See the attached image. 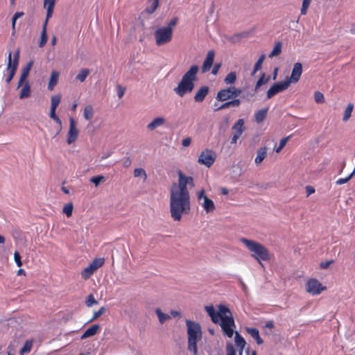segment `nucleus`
Instances as JSON below:
<instances>
[{"mask_svg":"<svg viewBox=\"0 0 355 355\" xmlns=\"http://www.w3.org/2000/svg\"><path fill=\"white\" fill-rule=\"evenodd\" d=\"M178 182L170 189V212L175 221H180L184 214L190 212V195L187 185L194 186L193 178L186 176L181 171L178 173Z\"/></svg>","mask_w":355,"mask_h":355,"instance_id":"1","label":"nucleus"},{"mask_svg":"<svg viewBox=\"0 0 355 355\" xmlns=\"http://www.w3.org/2000/svg\"><path fill=\"white\" fill-rule=\"evenodd\" d=\"M205 309L211 321L215 324H219L223 334L228 338H232L234 335L236 324L230 309L223 304L218 306L217 312L212 305L205 306Z\"/></svg>","mask_w":355,"mask_h":355,"instance_id":"2","label":"nucleus"},{"mask_svg":"<svg viewBox=\"0 0 355 355\" xmlns=\"http://www.w3.org/2000/svg\"><path fill=\"white\" fill-rule=\"evenodd\" d=\"M198 70L199 67L197 65H193L184 74L178 87L174 89L175 92L179 96L182 97L186 94L192 92L194 88V81L197 78Z\"/></svg>","mask_w":355,"mask_h":355,"instance_id":"3","label":"nucleus"},{"mask_svg":"<svg viewBox=\"0 0 355 355\" xmlns=\"http://www.w3.org/2000/svg\"><path fill=\"white\" fill-rule=\"evenodd\" d=\"M187 333L188 339L187 349L192 352L193 355L198 354V342L202 339V332L199 323L186 320Z\"/></svg>","mask_w":355,"mask_h":355,"instance_id":"4","label":"nucleus"},{"mask_svg":"<svg viewBox=\"0 0 355 355\" xmlns=\"http://www.w3.org/2000/svg\"><path fill=\"white\" fill-rule=\"evenodd\" d=\"M178 19L174 17L166 26H160L154 32V38L157 46H162L169 43L173 38V28L177 25Z\"/></svg>","mask_w":355,"mask_h":355,"instance_id":"5","label":"nucleus"},{"mask_svg":"<svg viewBox=\"0 0 355 355\" xmlns=\"http://www.w3.org/2000/svg\"><path fill=\"white\" fill-rule=\"evenodd\" d=\"M240 241L245 245V247L252 252V257L257 260L261 265V260L269 261L270 255L268 250L260 243L250 240L245 238H241Z\"/></svg>","mask_w":355,"mask_h":355,"instance_id":"6","label":"nucleus"},{"mask_svg":"<svg viewBox=\"0 0 355 355\" xmlns=\"http://www.w3.org/2000/svg\"><path fill=\"white\" fill-rule=\"evenodd\" d=\"M240 241L245 245V247L252 252V257L257 260L261 265V260L269 261L270 255L268 250L260 243L250 240L245 238H241Z\"/></svg>","mask_w":355,"mask_h":355,"instance_id":"7","label":"nucleus"},{"mask_svg":"<svg viewBox=\"0 0 355 355\" xmlns=\"http://www.w3.org/2000/svg\"><path fill=\"white\" fill-rule=\"evenodd\" d=\"M19 60V49H17L14 55L13 58H12V52L10 51L8 58V64L6 69L3 73L6 77L5 81L6 84H10L11 80H12L15 74L17 71Z\"/></svg>","mask_w":355,"mask_h":355,"instance_id":"8","label":"nucleus"},{"mask_svg":"<svg viewBox=\"0 0 355 355\" xmlns=\"http://www.w3.org/2000/svg\"><path fill=\"white\" fill-rule=\"evenodd\" d=\"M56 0H44V7L46 8V15L45 21L42 25V31L41 33V38L39 43V46L40 47H43L48 40V36L46 34V27L48 24V21L49 19L52 17Z\"/></svg>","mask_w":355,"mask_h":355,"instance_id":"9","label":"nucleus"},{"mask_svg":"<svg viewBox=\"0 0 355 355\" xmlns=\"http://www.w3.org/2000/svg\"><path fill=\"white\" fill-rule=\"evenodd\" d=\"M105 263L104 258H95L89 265L81 271V277L87 280Z\"/></svg>","mask_w":355,"mask_h":355,"instance_id":"10","label":"nucleus"},{"mask_svg":"<svg viewBox=\"0 0 355 355\" xmlns=\"http://www.w3.org/2000/svg\"><path fill=\"white\" fill-rule=\"evenodd\" d=\"M241 92V89L235 87H230L218 91L216 98L220 101H225L228 99L239 96Z\"/></svg>","mask_w":355,"mask_h":355,"instance_id":"11","label":"nucleus"},{"mask_svg":"<svg viewBox=\"0 0 355 355\" xmlns=\"http://www.w3.org/2000/svg\"><path fill=\"white\" fill-rule=\"evenodd\" d=\"M306 291L312 295H318L327 290V287L315 278L309 279L305 284Z\"/></svg>","mask_w":355,"mask_h":355,"instance_id":"12","label":"nucleus"},{"mask_svg":"<svg viewBox=\"0 0 355 355\" xmlns=\"http://www.w3.org/2000/svg\"><path fill=\"white\" fill-rule=\"evenodd\" d=\"M216 159V153L207 148L200 153L198 159V162L209 168L215 162Z\"/></svg>","mask_w":355,"mask_h":355,"instance_id":"13","label":"nucleus"},{"mask_svg":"<svg viewBox=\"0 0 355 355\" xmlns=\"http://www.w3.org/2000/svg\"><path fill=\"white\" fill-rule=\"evenodd\" d=\"M198 200L200 201L203 200V202L201 203L203 209L206 211L207 214L213 212L215 209V205L212 200L209 199L205 194V190L202 189L198 193Z\"/></svg>","mask_w":355,"mask_h":355,"instance_id":"14","label":"nucleus"},{"mask_svg":"<svg viewBox=\"0 0 355 355\" xmlns=\"http://www.w3.org/2000/svg\"><path fill=\"white\" fill-rule=\"evenodd\" d=\"M291 84V81H282L272 85L267 92V98L270 99L279 92L286 89Z\"/></svg>","mask_w":355,"mask_h":355,"instance_id":"15","label":"nucleus"},{"mask_svg":"<svg viewBox=\"0 0 355 355\" xmlns=\"http://www.w3.org/2000/svg\"><path fill=\"white\" fill-rule=\"evenodd\" d=\"M79 131L76 128V122L73 118L69 119V130L67 134V143L71 144L78 139Z\"/></svg>","mask_w":355,"mask_h":355,"instance_id":"16","label":"nucleus"},{"mask_svg":"<svg viewBox=\"0 0 355 355\" xmlns=\"http://www.w3.org/2000/svg\"><path fill=\"white\" fill-rule=\"evenodd\" d=\"M302 73V66L300 62H296L293 65V68L292 69L291 75L289 78V80H286V81H291V83H295L299 81L301 75Z\"/></svg>","mask_w":355,"mask_h":355,"instance_id":"17","label":"nucleus"},{"mask_svg":"<svg viewBox=\"0 0 355 355\" xmlns=\"http://www.w3.org/2000/svg\"><path fill=\"white\" fill-rule=\"evenodd\" d=\"M214 56H215V53L213 50L208 51V53L206 55L205 60H204V62L202 66V73H205V72L209 71V69H211V67L214 63Z\"/></svg>","mask_w":355,"mask_h":355,"instance_id":"18","label":"nucleus"},{"mask_svg":"<svg viewBox=\"0 0 355 355\" xmlns=\"http://www.w3.org/2000/svg\"><path fill=\"white\" fill-rule=\"evenodd\" d=\"M209 89L207 86H202L196 93L193 99L197 103H201L204 101L206 96L208 94Z\"/></svg>","mask_w":355,"mask_h":355,"instance_id":"19","label":"nucleus"},{"mask_svg":"<svg viewBox=\"0 0 355 355\" xmlns=\"http://www.w3.org/2000/svg\"><path fill=\"white\" fill-rule=\"evenodd\" d=\"M21 89L19 95L20 99L28 98L31 96V89L28 81H26L21 86Z\"/></svg>","mask_w":355,"mask_h":355,"instance_id":"20","label":"nucleus"},{"mask_svg":"<svg viewBox=\"0 0 355 355\" xmlns=\"http://www.w3.org/2000/svg\"><path fill=\"white\" fill-rule=\"evenodd\" d=\"M100 329L99 324H94L89 327L81 336V339H85L89 337H92L97 334L98 330Z\"/></svg>","mask_w":355,"mask_h":355,"instance_id":"21","label":"nucleus"},{"mask_svg":"<svg viewBox=\"0 0 355 355\" xmlns=\"http://www.w3.org/2000/svg\"><path fill=\"white\" fill-rule=\"evenodd\" d=\"M165 122H166V120H165L164 118H163V117H157V118L154 119L150 123H149L148 124L147 128L149 130L153 131L155 129H156L157 128L164 125L165 123Z\"/></svg>","mask_w":355,"mask_h":355,"instance_id":"22","label":"nucleus"},{"mask_svg":"<svg viewBox=\"0 0 355 355\" xmlns=\"http://www.w3.org/2000/svg\"><path fill=\"white\" fill-rule=\"evenodd\" d=\"M246 331L256 340L258 345L263 343V340L259 336V330L254 327H247Z\"/></svg>","mask_w":355,"mask_h":355,"instance_id":"23","label":"nucleus"},{"mask_svg":"<svg viewBox=\"0 0 355 355\" xmlns=\"http://www.w3.org/2000/svg\"><path fill=\"white\" fill-rule=\"evenodd\" d=\"M60 73L57 71H53L51 74V77L49 79L48 89L49 90H53L55 86L57 85L59 80Z\"/></svg>","mask_w":355,"mask_h":355,"instance_id":"24","label":"nucleus"},{"mask_svg":"<svg viewBox=\"0 0 355 355\" xmlns=\"http://www.w3.org/2000/svg\"><path fill=\"white\" fill-rule=\"evenodd\" d=\"M234 341H235L236 345L238 347H239V355H242L243 350L246 344L245 340L238 332H236L235 337H234Z\"/></svg>","mask_w":355,"mask_h":355,"instance_id":"25","label":"nucleus"},{"mask_svg":"<svg viewBox=\"0 0 355 355\" xmlns=\"http://www.w3.org/2000/svg\"><path fill=\"white\" fill-rule=\"evenodd\" d=\"M159 0H148L145 11L150 15L154 13L159 6Z\"/></svg>","mask_w":355,"mask_h":355,"instance_id":"26","label":"nucleus"},{"mask_svg":"<svg viewBox=\"0 0 355 355\" xmlns=\"http://www.w3.org/2000/svg\"><path fill=\"white\" fill-rule=\"evenodd\" d=\"M232 130H234V134L241 136L242 133L245 130L244 128V120L242 119H239L236 123L233 125Z\"/></svg>","mask_w":355,"mask_h":355,"instance_id":"27","label":"nucleus"},{"mask_svg":"<svg viewBox=\"0 0 355 355\" xmlns=\"http://www.w3.org/2000/svg\"><path fill=\"white\" fill-rule=\"evenodd\" d=\"M267 155L266 147H261L257 150V155L255 157L254 162L256 164H260Z\"/></svg>","mask_w":355,"mask_h":355,"instance_id":"28","label":"nucleus"},{"mask_svg":"<svg viewBox=\"0 0 355 355\" xmlns=\"http://www.w3.org/2000/svg\"><path fill=\"white\" fill-rule=\"evenodd\" d=\"M240 104H241V101L239 98H235L232 101L224 103L216 110L225 109V108L230 107V106L238 107L240 105Z\"/></svg>","mask_w":355,"mask_h":355,"instance_id":"29","label":"nucleus"},{"mask_svg":"<svg viewBox=\"0 0 355 355\" xmlns=\"http://www.w3.org/2000/svg\"><path fill=\"white\" fill-rule=\"evenodd\" d=\"M83 116L84 118L87 121H89L92 119L94 116V109L92 105H87L85 107Z\"/></svg>","mask_w":355,"mask_h":355,"instance_id":"30","label":"nucleus"},{"mask_svg":"<svg viewBox=\"0 0 355 355\" xmlns=\"http://www.w3.org/2000/svg\"><path fill=\"white\" fill-rule=\"evenodd\" d=\"M268 109L259 110L255 113V120L257 123H261L266 119Z\"/></svg>","mask_w":355,"mask_h":355,"instance_id":"31","label":"nucleus"},{"mask_svg":"<svg viewBox=\"0 0 355 355\" xmlns=\"http://www.w3.org/2000/svg\"><path fill=\"white\" fill-rule=\"evenodd\" d=\"M33 347V340H26L22 347V348L19 350L20 355H24L25 354L29 353L31 351Z\"/></svg>","mask_w":355,"mask_h":355,"instance_id":"32","label":"nucleus"},{"mask_svg":"<svg viewBox=\"0 0 355 355\" xmlns=\"http://www.w3.org/2000/svg\"><path fill=\"white\" fill-rule=\"evenodd\" d=\"M90 73L89 69H83L80 71L78 74L76 76V79L79 80L80 82H84L87 77L89 76Z\"/></svg>","mask_w":355,"mask_h":355,"instance_id":"33","label":"nucleus"},{"mask_svg":"<svg viewBox=\"0 0 355 355\" xmlns=\"http://www.w3.org/2000/svg\"><path fill=\"white\" fill-rule=\"evenodd\" d=\"M282 42H278L275 44L272 51L270 52V53L268 55L269 58H273L275 56L279 55L282 52Z\"/></svg>","mask_w":355,"mask_h":355,"instance_id":"34","label":"nucleus"},{"mask_svg":"<svg viewBox=\"0 0 355 355\" xmlns=\"http://www.w3.org/2000/svg\"><path fill=\"white\" fill-rule=\"evenodd\" d=\"M155 313L157 314L159 321L161 324H163L166 320H169L171 318L170 315H168L166 313H162L160 309H156Z\"/></svg>","mask_w":355,"mask_h":355,"instance_id":"35","label":"nucleus"},{"mask_svg":"<svg viewBox=\"0 0 355 355\" xmlns=\"http://www.w3.org/2000/svg\"><path fill=\"white\" fill-rule=\"evenodd\" d=\"M236 80V72H230L229 73L224 79V83L226 85H232Z\"/></svg>","mask_w":355,"mask_h":355,"instance_id":"36","label":"nucleus"},{"mask_svg":"<svg viewBox=\"0 0 355 355\" xmlns=\"http://www.w3.org/2000/svg\"><path fill=\"white\" fill-rule=\"evenodd\" d=\"M105 180V177L102 175L94 176L89 180L90 182L93 183L96 187H97L101 183L104 182Z\"/></svg>","mask_w":355,"mask_h":355,"instance_id":"37","label":"nucleus"},{"mask_svg":"<svg viewBox=\"0 0 355 355\" xmlns=\"http://www.w3.org/2000/svg\"><path fill=\"white\" fill-rule=\"evenodd\" d=\"M270 78V76H266L263 73L256 83L255 90H257L262 85L267 83L269 81Z\"/></svg>","mask_w":355,"mask_h":355,"instance_id":"38","label":"nucleus"},{"mask_svg":"<svg viewBox=\"0 0 355 355\" xmlns=\"http://www.w3.org/2000/svg\"><path fill=\"white\" fill-rule=\"evenodd\" d=\"M61 101V95L60 94H56L51 97V109H56L57 107L59 105Z\"/></svg>","mask_w":355,"mask_h":355,"instance_id":"39","label":"nucleus"},{"mask_svg":"<svg viewBox=\"0 0 355 355\" xmlns=\"http://www.w3.org/2000/svg\"><path fill=\"white\" fill-rule=\"evenodd\" d=\"M353 109L354 105L352 103H349L344 112V116L343 118L344 121H347L350 118Z\"/></svg>","mask_w":355,"mask_h":355,"instance_id":"40","label":"nucleus"},{"mask_svg":"<svg viewBox=\"0 0 355 355\" xmlns=\"http://www.w3.org/2000/svg\"><path fill=\"white\" fill-rule=\"evenodd\" d=\"M73 205L72 202H69L66 204L62 209L64 214L69 218L71 217L73 213Z\"/></svg>","mask_w":355,"mask_h":355,"instance_id":"41","label":"nucleus"},{"mask_svg":"<svg viewBox=\"0 0 355 355\" xmlns=\"http://www.w3.org/2000/svg\"><path fill=\"white\" fill-rule=\"evenodd\" d=\"M265 59V55L262 54L258 59V60L256 62L254 69L252 71V74H254L257 71L260 70L261 69V65L263 64V62Z\"/></svg>","mask_w":355,"mask_h":355,"instance_id":"42","label":"nucleus"},{"mask_svg":"<svg viewBox=\"0 0 355 355\" xmlns=\"http://www.w3.org/2000/svg\"><path fill=\"white\" fill-rule=\"evenodd\" d=\"M291 137V135H288V137L282 138L280 140L278 147H277L275 150L277 153H279L282 150Z\"/></svg>","mask_w":355,"mask_h":355,"instance_id":"43","label":"nucleus"},{"mask_svg":"<svg viewBox=\"0 0 355 355\" xmlns=\"http://www.w3.org/2000/svg\"><path fill=\"white\" fill-rule=\"evenodd\" d=\"M134 176L135 178L142 177L145 181L147 179V175L144 169L143 168H135L134 170Z\"/></svg>","mask_w":355,"mask_h":355,"instance_id":"44","label":"nucleus"},{"mask_svg":"<svg viewBox=\"0 0 355 355\" xmlns=\"http://www.w3.org/2000/svg\"><path fill=\"white\" fill-rule=\"evenodd\" d=\"M55 110H56V109H51H51H50V114H49V116H50L52 119H53V120L55 121V123H56L57 124H58V125H59V126L61 128V126H62V121H61V120L60 119V118L56 115V114H55Z\"/></svg>","mask_w":355,"mask_h":355,"instance_id":"45","label":"nucleus"},{"mask_svg":"<svg viewBox=\"0 0 355 355\" xmlns=\"http://www.w3.org/2000/svg\"><path fill=\"white\" fill-rule=\"evenodd\" d=\"M98 302L94 298V295L92 294H90L87 296L86 300H85V304L88 307H91L94 304H97Z\"/></svg>","mask_w":355,"mask_h":355,"instance_id":"46","label":"nucleus"},{"mask_svg":"<svg viewBox=\"0 0 355 355\" xmlns=\"http://www.w3.org/2000/svg\"><path fill=\"white\" fill-rule=\"evenodd\" d=\"M311 1L312 0H303L301 8V15H304L306 14L308 8Z\"/></svg>","mask_w":355,"mask_h":355,"instance_id":"47","label":"nucleus"},{"mask_svg":"<svg viewBox=\"0 0 355 355\" xmlns=\"http://www.w3.org/2000/svg\"><path fill=\"white\" fill-rule=\"evenodd\" d=\"M314 99L317 103H322L324 102V97L320 92H315L314 93Z\"/></svg>","mask_w":355,"mask_h":355,"instance_id":"48","label":"nucleus"},{"mask_svg":"<svg viewBox=\"0 0 355 355\" xmlns=\"http://www.w3.org/2000/svg\"><path fill=\"white\" fill-rule=\"evenodd\" d=\"M33 65V60L29 61L26 64V65L24 67H23L21 72L28 76Z\"/></svg>","mask_w":355,"mask_h":355,"instance_id":"49","label":"nucleus"},{"mask_svg":"<svg viewBox=\"0 0 355 355\" xmlns=\"http://www.w3.org/2000/svg\"><path fill=\"white\" fill-rule=\"evenodd\" d=\"M105 312V308L102 306L97 311H95L94 313V315L92 318L90 320V321H92L94 320H96L98 317H100L101 315H103Z\"/></svg>","mask_w":355,"mask_h":355,"instance_id":"50","label":"nucleus"},{"mask_svg":"<svg viewBox=\"0 0 355 355\" xmlns=\"http://www.w3.org/2000/svg\"><path fill=\"white\" fill-rule=\"evenodd\" d=\"M227 355H236L235 349L232 343H227L226 345Z\"/></svg>","mask_w":355,"mask_h":355,"instance_id":"51","label":"nucleus"},{"mask_svg":"<svg viewBox=\"0 0 355 355\" xmlns=\"http://www.w3.org/2000/svg\"><path fill=\"white\" fill-rule=\"evenodd\" d=\"M14 259H15V261L18 267H21L22 266L21 256L17 251H15L14 253Z\"/></svg>","mask_w":355,"mask_h":355,"instance_id":"52","label":"nucleus"},{"mask_svg":"<svg viewBox=\"0 0 355 355\" xmlns=\"http://www.w3.org/2000/svg\"><path fill=\"white\" fill-rule=\"evenodd\" d=\"M125 88L121 86V85H117L116 86V92H117V96L119 98H121L124 94H125Z\"/></svg>","mask_w":355,"mask_h":355,"instance_id":"53","label":"nucleus"},{"mask_svg":"<svg viewBox=\"0 0 355 355\" xmlns=\"http://www.w3.org/2000/svg\"><path fill=\"white\" fill-rule=\"evenodd\" d=\"M28 75L24 73L21 72L20 75V78L18 82L17 87H20L26 80V78H28Z\"/></svg>","mask_w":355,"mask_h":355,"instance_id":"54","label":"nucleus"},{"mask_svg":"<svg viewBox=\"0 0 355 355\" xmlns=\"http://www.w3.org/2000/svg\"><path fill=\"white\" fill-rule=\"evenodd\" d=\"M221 67V64L220 63H216L214 65L213 68H212V70H211V73L214 74V75H216L220 69Z\"/></svg>","mask_w":355,"mask_h":355,"instance_id":"55","label":"nucleus"},{"mask_svg":"<svg viewBox=\"0 0 355 355\" xmlns=\"http://www.w3.org/2000/svg\"><path fill=\"white\" fill-rule=\"evenodd\" d=\"M191 139L190 137H186L182 141V144L184 147L189 146L191 145Z\"/></svg>","mask_w":355,"mask_h":355,"instance_id":"56","label":"nucleus"},{"mask_svg":"<svg viewBox=\"0 0 355 355\" xmlns=\"http://www.w3.org/2000/svg\"><path fill=\"white\" fill-rule=\"evenodd\" d=\"M131 159L130 157H125L123 162V166L125 168H128L131 165Z\"/></svg>","mask_w":355,"mask_h":355,"instance_id":"57","label":"nucleus"},{"mask_svg":"<svg viewBox=\"0 0 355 355\" xmlns=\"http://www.w3.org/2000/svg\"><path fill=\"white\" fill-rule=\"evenodd\" d=\"M315 189L311 187V186H306V196H310L311 194L315 193Z\"/></svg>","mask_w":355,"mask_h":355,"instance_id":"58","label":"nucleus"},{"mask_svg":"<svg viewBox=\"0 0 355 355\" xmlns=\"http://www.w3.org/2000/svg\"><path fill=\"white\" fill-rule=\"evenodd\" d=\"M331 262H332V261H326V262H322V263H320V267H321L322 268H327L329 266V265H330V263H331Z\"/></svg>","mask_w":355,"mask_h":355,"instance_id":"59","label":"nucleus"},{"mask_svg":"<svg viewBox=\"0 0 355 355\" xmlns=\"http://www.w3.org/2000/svg\"><path fill=\"white\" fill-rule=\"evenodd\" d=\"M265 327L268 329H272L274 327V323L272 321H268L266 323Z\"/></svg>","mask_w":355,"mask_h":355,"instance_id":"60","label":"nucleus"},{"mask_svg":"<svg viewBox=\"0 0 355 355\" xmlns=\"http://www.w3.org/2000/svg\"><path fill=\"white\" fill-rule=\"evenodd\" d=\"M240 137L241 136L234 134V135L231 139V144H236Z\"/></svg>","mask_w":355,"mask_h":355,"instance_id":"61","label":"nucleus"},{"mask_svg":"<svg viewBox=\"0 0 355 355\" xmlns=\"http://www.w3.org/2000/svg\"><path fill=\"white\" fill-rule=\"evenodd\" d=\"M24 13L23 12H17L15 13L13 17H15V19H17L18 18L24 16Z\"/></svg>","mask_w":355,"mask_h":355,"instance_id":"62","label":"nucleus"},{"mask_svg":"<svg viewBox=\"0 0 355 355\" xmlns=\"http://www.w3.org/2000/svg\"><path fill=\"white\" fill-rule=\"evenodd\" d=\"M26 275V272L24 269H19L18 271H17V275Z\"/></svg>","mask_w":355,"mask_h":355,"instance_id":"63","label":"nucleus"},{"mask_svg":"<svg viewBox=\"0 0 355 355\" xmlns=\"http://www.w3.org/2000/svg\"><path fill=\"white\" fill-rule=\"evenodd\" d=\"M56 42H57V38H56V36H53L52 39H51V44L53 46L55 45L56 44Z\"/></svg>","mask_w":355,"mask_h":355,"instance_id":"64","label":"nucleus"}]
</instances>
